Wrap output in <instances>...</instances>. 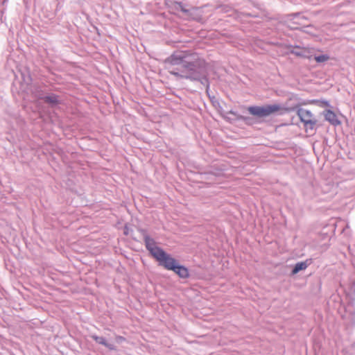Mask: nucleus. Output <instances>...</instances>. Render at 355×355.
Segmentation results:
<instances>
[{"mask_svg": "<svg viewBox=\"0 0 355 355\" xmlns=\"http://www.w3.org/2000/svg\"><path fill=\"white\" fill-rule=\"evenodd\" d=\"M166 63L177 68H170L169 73L177 78L199 81L206 90L209 87V80L205 75V62L198 54L189 51H177L166 60Z\"/></svg>", "mask_w": 355, "mask_h": 355, "instance_id": "nucleus-1", "label": "nucleus"}, {"mask_svg": "<svg viewBox=\"0 0 355 355\" xmlns=\"http://www.w3.org/2000/svg\"><path fill=\"white\" fill-rule=\"evenodd\" d=\"M144 243L146 249L153 258L158 261L159 266L168 270L174 268V265H175L178 261L163 249L158 247L153 239L148 235L145 236Z\"/></svg>", "mask_w": 355, "mask_h": 355, "instance_id": "nucleus-2", "label": "nucleus"}, {"mask_svg": "<svg viewBox=\"0 0 355 355\" xmlns=\"http://www.w3.org/2000/svg\"><path fill=\"white\" fill-rule=\"evenodd\" d=\"M282 109L279 104L266 105L263 106H251L248 107L250 114L259 117L268 116Z\"/></svg>", "mask_w": 355, "mask_h": 355, "instance_id": "nucleus-3", "label": "nucleus"}, {"mask_svg": "<svg viewBox=\"0 0 355 355\" xmlns=\"http://www.w3.org/2000/svg\"><path fill=\"white\" fill-rule=\"evenodd\" d=\"M297 115L300 121L304 123L305 131H314L317 120L311 111L304 108H299L297 111Z\"/></svg>", "mask_w": 355, "mask_h": 355, "instance_id": "nucleus-4", "label": "nucleus"}, {"mask_svg": "<svg viewBox=\"0 0 355 355\" xmlns=\"http://www.w3.org/2000/svg\"><path fill=\"white\" fill-rule=\"evenodd\" d=\"M324 119L333 125H338L340 121L338 119L336 114L330 110H326L323 112Z\"/></svg>", "mask_w": 355, "mask_h": 355, "instance_id": "nucleus-5", "label": "nucleus"}, {"mask_svg": "<svg viewBox=\"0 0 355 355\" xmlns=\"http://www.w3.org/2000/svg\"><path fill=\"white\" fill-rule=\"evenodd\" d=\"M43 100L45 103L51 105V106L57 105L62 101L61 98L54 94L46 95L44 96Z\"/></svg>", "mask_w": 355, "mask_h": 355, "instance_id": "nucleus-6", "label": "nucleus"}, {"mask_svg": "<svg viewBox=\"0 0 355 355\" xmlns=\"http://www.w3.org/2000/svg\"><path fill=\"white\" fill-rule=\"evenodd\" d=\"M171 270H173L181 278H187L189 277V271L187 268L183 266L179 265L178 262L174 265V268Z\"/></svg>", "mask_w": 355, "mask_h": 355, "instance_id": "nucleus-7", "label": "nucleus"}, {"mask_svg": "<svg viewBox=\"0 0 355 355\" xmlns=\"http://www.w3.org/2000/svg\"><path fill=\"white\" fill-rule=\"evenodd\" d=\"M309 266L307 261L297 262L293 267L292 270V274L295 275L298 273L300 271L305 270Z\"/></svg>", "mask_w": 355, "mask_h": 355, "instance_id": "nucleus-8", "label": "nucleus"}, {"mask_svg": "<svg viewBox=\"0 0 355 355\" xmlns=\"http://www.w3.org/2000/svg\"><path fill=\"white\" fill-rule=\"evenodd\" d=\"M175 9L177 10H180L182 11L183 13H184L185 15H187V16H189L190 15V10L187 8L182 3L179 2V3H176L175 4Z\"/></svg>", "mask_w": 355, "mask_h": 355, "instance_id": "nucleus-9", "label": "nucleus"}, {"mask_svg": "<svg viewBox=\"0 0 355 355\" xmlns=\"http://www.w3.org/2000/svg\"><path fill=\"white\" fill-rule=\"evenodd\" d=\"M313 58L317 62L322 63L329 60V56L327 54H322L318 55H315Z\"/></svg>", "mask_w": 355, "mask_h": 355, "instance_id": "nucleus-10", "label": "nucleus"}, {"mask_svg": "<svg viewBox=\"0 0 355 355\" xmlns=\"http://www.w3.org/2000/svg\"><path fill=\"white\" fill-rule=\"evenodd\" d=\"M92 338L98 343L101 344V345H106V340L105 338L102 337V336H92Z\"/></svg>", "mask_w": 355, "mask_h": 355, "instance_id": "nucleus-11", "label": "nucleus"}, {"mask_svg": "<svg viewBox=\"0 0 355 355\" xmlns=\"http://www.w3.org/2000/svg\"><path fill=\"white\" fill-rule=\"evenodd\" d=\"M105 346L106 347H107L108 349H114V345L113 344L108 343L107 342L106 343V345Z\"/></svg>", "mask_w": 355, "mask_h": 355, "instance_id": "nucleus-12", "label": "nucleus"}, {"mask_svg": "<svg viewBox=\"0 0 355 355\" xmlns=\"http://www.w3.org/2000/svg\"><path fill=\"white\" fill-rule=\"evenodd\" d=\"M295 54H296L297 55H301V54H300V53H295Z\"/></svg>", "mask_w": 355, "mask_h": 355, "instance_id": "nucleus-13", "label": "nucleus"}]
</instances>
